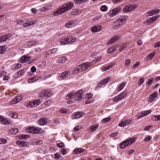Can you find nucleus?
<instances>
[{"mask_svg": "<svg viewBox=\"0 0 160 160\" xmlns=\"http://www.w3.org/2000/svg\"><path fill=\"white\" fill-rule=\"evenodd\" d=\"M74 4L72 2L66 3L61 8H58L56 11L53 13L54 16H57L67 12L70 10L73 6Z\"/></svg>", "mask_w": 160, "mask_h": 160, "instance_id": "1", "label": "nucleus"}, {"mask_svg": "<svg viewBox=\"0 0 160 160\" xmlns=\"http://www.w3.org/2000/svg\"><path fill=\"white\" fill-rule=\"evenodd\" d=\"M135 141V139L132 138L125 140L121 142L119 145V147L121 149L124 148L127 146L130 145Z\"/></svg>", "mask_w": 160, "mask_h": 160, "instance_id": "2", "label": "nucleus"}, {"mask_svg": "<svg viewBox=\"0 0 160 160\" xmlns=\"http://www.w3.org/2000/svg\"><path fill=\"white\" fill-rule=\"evenodd\" d=\"M126 18L125 17L121 16L117 19L114 22V25L116 28H119V25L124 24L126 22Z\"/></svg>", "mask_w": 160, "mask_h": 160, "instance_id": "3", "label": "nucleus"}, {"mask_svg": "<svg viewBox=\"0 0 160 160\" xmlns=\"http://www.w3.org/2000/svg\"><path fill=\"white\" fill-rule=\"evenodd\" d=\"M127 92L124 91L115 97L113 99V101L114 102H117L119 100L121 101L124 99L127 96Z\"/></svg>", "mask_w": 160, "mask_h": 160, "instance_id": "4", "label": "nucleus"}, {"mask_svg": "<svg viewBox=\"0 0 160 160\" xmlns=\"http://www.w3.org/2000/svg\"><path fill=\"white\" fill-rule=\"evenodd\" d=\"M51 95V92L43 90L38 93V96L43 99H46L49 97Z\"/></svg>", "mask_w": 160, "mask_h": 160, "instance_id": "5", "label": "nucleus"}, {"mask_svg": "<svg viewBox=\"0 0 160 160\" xmlns=\"http://www.w3.org/2000/svg\"><path fill=\"white\" fill-rule=\"evenodd\" d=\"M121 10L122 8L120 7L116 8L109 11L108 12L109 16L110 17H112L118 14L119 12H121Z\"/></svg>", "mask_w": 160, "mask_h": 160, "instance_id": "6", "label": "nucleus"}, {"mask_svg": "<svg viewBox=\"0 0 160 160\" xmlns=\"http://www.w3.org/2000/svg\"><path fill=\"white\" fill-rule=\"evenodd\" d=\"M82 91L80 90L74 93V98L77 101H80L82 99V95L83 94Z\"/></svg>", "mask_w": 160, "mask_h": 160, "instance_id": "7", "label": "nucleus"}, {"mask_svg": "<svg viewBox=\"0 0 160 160\" xmlns=\"http://www.w3.org/2000/svg\"><path fill=\"white\" fill-rule=\"evenodd\" d=\"M152 111L151 110H146L143 111L140 113H139L137 116V119H138L147 115L150 114Z\"/></svg>", "mask_w": 160, "mask_h": 160, "instance_id": "8", "label": "nucleus"}, {"mask_svg": "<svg viewBox=\"0 0 160 160\" xmlns=\"http://www.w3.org/2000/svg\"><path fill=\"white\" fill-rule=\"evenodd\" d=\"M132 120L130 119H127L125 121H122L119 124V127H124L132 123Z\"/></svg>", "mask_w": 160, "mask_h": 160, "instance_id": "9", "label": "nucleus"}, {"mask_svg": "<svg viewBox=\"0 0 160 160\" xmlns=\"http://www.w3.org/2000/svg\"><path fill=\"white\" fill-rule=\"evenodd\" d=\"M159 17V16L156 15L146 20L144 22V24H147V25H149L155 21Z\"/></svg>", "mask_w": 160, "mask_h": 160, "instance_id": "10", "label": "nucleus"}, {"mask_svg": "<svg viewBox=\"0 0 160 160\" xmlns=\"http://www.w3.org/2000/svg\"><path fill=\"white\" fill-rule=\"evenodd\" d=\"M91 63L89 62H86L78 66L81 70L84 71L88 68L90 65Z\"/></svg>", "mask_w": 160, "mask_h": 160, "instance_id": "11", "label": "nucleus"}, {"mask_svg": "<svg viewBox=\"0 0 160 160\" xmlns=\"http://www.w3.org/2000/svg\"><path fill=\"white\" fill-rule=\"evenodd\" d=\"M110 77H107L102 81L100 82L98 84V87H103L105 86V84L107 83L110 80Z\"/></svg>", "mask_w": 160, "mask_h": 160, "instance_id": "12", "label": "nucleus"}, {"mask_svg": "<svg viewBox=\"0 0 160 160\" xmlns=\"http://www.w3.org/2000/svg\"><path fill=\"white\" fill-rule=\"evenodd\" d=\"M158 95V92H155L150 94L148 98V102H153Z\"/></svg>", "mask_w": 160, "mask_h": 160, "instance_id": "13", "label": "nucleus"}, {"mask_svg": "<svg viewBox=\"0 0 160 160\" xmlns=\"http://www.w3.org/2000/svg\"><path fill=\"white\" fill-rule=\"evenodd\" d=\"M102 29V27L101 26H94L91 28V31L95 33L101 31Z\"/></svg>", "mask_w": 160, "mask_h": 160, "instance_id": "14", "label": "nucleus"}, {"mask_svg": "<svg viewBox=\"0 0 160 160\" xmlns=\"http://www.w3.org/2000/svg\"><path fill=\"white\" fill-rule=\"evenodd\" d=\"M28 130H29L30 131L28 132H30L31 133H37L39 132L41 130V129L39 128H28Z\"/></svg>", "mask_w": 160, "mask_h": 160, "instance_id": "15", "label": "nucleus"}, {"mask_svg": "<svg viewBox=\"0 0 160 160\" xmlns=\"http://www.w3.org/2000/svg\"><path fill=\"white\" fill-rule=\"evenodd\" d=\"M48 122V120L46 118L43 117L40 118L38 121V123L39 125L42 126L46 124Z\"/></svg>", "mask_w": 160, "mask_h": 160, "instance_id": "16", "label": "nucleus"}, {"mask_svg": "<svg viewBox=\"0 0 160 160\" xmlns=\"http://www.w3.org/2000/svg\"><path fill=\"white\" fill-rule=\"evenodd\" d=\"M160 12L159 9H155L153 10H151L147 12V15L148 16H152L154 15H156L159 13Z\"/></svg>", "mask_w": 160, "mask_h": 160, "instance_id": "17", "label": "nucleus"}, {"mask_svg": "<svg viewBox=\"0 0 160 160\" xmlns=\"http://www.w3.org/2000/svg\"><path fill=\"white\" fill-rule=\"evenodd\" d=\"M40 100L38 99L37 101L32 102L30 103H29L28 105L30 107H34L39 105L40 103Z\"/></svg>", "mask_w": 160, "mask_h": 160, "instance_id": "18", "label": "nucleus"}, {"mask_svg": "<svg viewBox=\"0 0 160 160\" xmlns=\"http://www.w3.org/2000/svg\"><path fill=\"white\" fill-rule=\"evenodd\" d=\"M77 24L75 21H72L66 23L65 26L66 27L71 28L75 26Z\"/></svg>", "mask_w": 160, "mask_h": 160, "instance_id": "19", "label": "nucleus"}, {"mask_svg": "<svg viewBox=\"0 0 160 160\" xmlns=\"http://www.w3.org/2000/svg\"><path fill=\"white\" fill-rule=\"evenodd\" d=\"M83 115V113L80 112H78L75 114L72 115V118L73 119L78 118Z\"/></svg>", "mask_w": 160, "mask_h": 160, "instance_id": "20", "label": "nucleus"}, {"mask_svg": "<svg viewBox=\"0 0 160 160\" xmlns=\"http://www.w3.org/2000/svg\"><path fill=\"white\" fill-rule=\"evenodd\" d=\"M119 37L118 36H115L111 38L107 42L108 44H111L117 42Z\"/></svg>", "mask_w": 160, "mask_h": 160, "instance_id": "21", "label": "nucleus"}, {"mask_svg": "<svg viewBox=\"0 0 160 160\" xmlns=\"http://www.w3.org/2000/svg\"><path fill=\"white\" fill-rule=\"evenodd\" d=\"M0 122L3 124H8L10 123V122L7 118H4L3 117H0Z\"/></svg>", "mask_w": 160, "mask_h": 160, "instance_id": "22", "label": "nucleus"}, {"mask_svg": "<svg viewBox=\"0 0 160 160\" xmlns=\"http://www.w3.org/2000/svg\"><path fill=\"white\" fill-rule=\"evenodd\" d=\"M6 72L4 71H2L0 73V78L3 77V79L4 81L8 80L9 78V77L8 76H6Z\"/></svg>", "mask_w": 160, "mask_h": 160, "instance_id": "23", "label": "nucleus"}, {"mask_svg": "<svg viewBox=\"0 0 160 160\" xmlns=\"http://www.w3.org/2000/svg\"><path fill=\"white\" fill-rule=\"evenodd\" d=\"M68 74L69 72L68 71L64 72L61 74L59 79L60 80H62L65 79L68 77Z\"/></svg>", "mask_w": 160, "mask_h": 160, "instance_id": "24", "label": "nucleus"}, {"mask_svg": "<svg viewBox=\"0 0 160 160\" xmlns=\"http://www.w3.org/2000/svg\"><path fill=\"white\" fill-rule=\"evenodd\" d=\"M9 34L1 36L0 37V42L5 41L9 38Z\"/></svg>", "mask_w": 160, "mask_h": 160, "instance_id": "25", "label": "nucleus"}, {"mask_svg": "<svg viewBox=\"0 0 160 160\" xmlns=\"http://www.w3.org/2000/svg\"><path fill=\"white\" fill-rule=\"evenodd\" d=\"M85 151L84 149L82 148H78L73 150V152L76 154H78Z\"/></svg>", "mask_w": 160, "mask_h": 160, "instance_id": "26", "label": "nucleus"}, {"mask_svg": "<svg viewBox=\"0 0 160 160\" xmlns=\"http://www.w3.org/2000/svg\"><path fill=\"white\" fill-rule=\"evenodd\" d=\"M68 43L72 44L76 41V38L73 37H71L69 38H67Z\"/></svg>", "mask_w": 160, "mask_h": 160, "instance_id": "27", "label": "nucleus"}, {"mask_svg": "<svg viewBox=\"0 0 160 160\" xmlns=\"http://www.w3.org/2000/svg\"><path fill=\"white\" fill-rule=\"evenodd\" d=\"M126 84V83L125 82H123L120 83L117 89L118 91L120 92L121 90H122L125 87Z\"/></svg>", "mask_w": 160, "mask_h": 160, "instance_id": "28", "label": "nucleus"}, {"mask_svg": "<svg viewBox=\"0 0 160 160\" xmlns=\"http://www.w3.org/2000/svg\"><path fill=\"white\" fill-rule=\"evenodd\" d=\"M98 126L99 125L98 124H95L91 126L90 128V130L91 131L90 132H93L95 131L98 129Z\"/></svg>", "mask_w": 160, "mask_h": 160, "instance_id": "29", "label": "nucleus"}, {"mask_svg": "<svg viewBox=\"0 0 160 160\" xmlns=\"http://www.w3.org/2000/svg\"><path fill=\"white\" fill-rule=\"evenodd\" d=\"M114 65V64L112 63H110L109 65L106 66V67L102 68V71L103 72H104L106 70H108L111 68Z\"/></svg>", "mask_w": 160, "mask_h": 160, "instance_id": "30", "label": "nucleus"}, {"mask_svg": "<svg viewBox=\"0 0 160 160\" xmlns=\"http://www.w3.org/2000/svg\"><path fill=\"white\" fill-rule=\"evenodd\" d=\"M17 144L20 147H25L28 145V143L23 141H18L16 142Z\"/></svg>", "mask_w": 160, "mask_h": 160, "instance_id": "31", "label": "nucleus"}, {"mask_svg": "<svg viewBox=\"0 0 160 160\" xmlns=\"http://www.w3.org/2000/svg\"><path fill=\"white\" fill-rule=\"evenodd\" d=\"M117 48L116 46H113L108 49V53H113L115 51Z\"/></svg>", "mask_w": 160, "mask_h": 160, "instance_id": "32", "label": "nucleus"}, {"mask_svg": "<svg viewBox=\"0 0 160 160\" xmlns=\"http://www.w3.org/2000/svg\"><path fill=\"white\" fill-rule=\"evenodd\" d=\"M58 51V49L57 48H53L49 51V52H50L51 55L57 53Z\"/></svg>", "mask_w": 160, "mask_h": 160, "instance_id": "33", "label": "nucleus"}, {"mask_svg": "<svg viewBox=\"0 0 160 160\" xmlns=\"http://www.w3.org/2000/svg\"><path fill=\"white\" fill-rule=\"evenodd\" d=\"M67 60V59L66 57H62L58 59V62L59 63H63L65 62Z\"/></svg>", "mask_w": 160, "mask_h": 160, "instance_id": "34", "label": "nucleus"}, {"mask_svg": "<svg viewBox=\"0 0 160 160\" xmlns=\"http://www.w3.org/2000/svg\"><path fill=\"white\" fill-rule=\"evenodd\" d=\"M60 44L62 45H64L68 44L67 38H64L61 39H60Z\"/></svg>", "mask_w": 160, "mask_h": 160, "instance_id": "35", "label": "nucleus"}, {"mask_svg": "<svg viewBox=\"0 0 160 160\" xmlns=\"http://www.w3.org/2000/svg\"><path fill=\"white\" fill-rule=\"evenodd\" d=\"M111 119V118L110 117H107L102 119L101 121V122L102 124L106 123L107 122H109L110 120Z\"/></svg>", "mask_w": 160, "mask_h": 160, "instance_id": "36", "label": "nucleus"}, {"mask_svg": "<svg viewBox=\"0 0 160 160\" xmlns=\"http://www.w3.org/2000/svg\"><path fill=\"white\" fill-rule=\"evenodd\" d=\"M35 22L33 21L30 22H29L25 23L23 24V26L25 27H28L34 24Z\"/></svg>", "mask_w": 160, "mask_h": 160, "instance_id": "37", "label": "nucleus"}, {"mask_svg": "<svg viewBox=\"0 0 160 160\" xmlns=\"http://www.w3.org/2000/svg\"><path fill=\"white\" fill-rule=\"evenodd\" d=\"M22 99V97H21V96H18L16 97L14 100L13 101L14 103H13L14 104L15 103L14 102V101H15L16 103H17L18 102H19L20 101H21V100Z\"/></svg>", "mask_w": 160, "mask_h": 160, "instance_id": "38", "label": "nucleus"}, {"mask_svg": "<svg viewBox=\"0 0 160 160\" xmlns=\"http://www.w3.org/2000/svg\"><path fill=\"white\" fill-rule=\"evenodd\" d=\"M9 115L12 118H16L18 117V114L15 112L11 113Z\"/></svg>", "mask_w": 160, "mask_h": 160, "instance_id": "39", "label": "nucleus"}, {"mask_svg": "<svg viewBox=\"0 0 160 160\" xmlns=\"http://www.w3.org/2000/svg\"><path fill=\"white\" fill-rule=\"evenodd\" d=\"M88 0H74V2L76 4H80L88 1Z\"/></svg>", "mask_w": 160, "mask_h": 160, "instance_id": "40", "label": "nucleus"}, {"mask_svg": "<svg viewBox=\"0 0 160 160\" xmlns=\"http://www.w3.org/2000/svg\"><path fill=\"white\" fill-rule=\"evenodd\" d=\"M51 7L50 6H47L44 7L42 8L41 10L42 11H46L51 9Z\"/></svg>", "mask_w": 160, "mask_h": 160, "instance_id": "41", "label": "nucleus"}, {"mask_svg": "<svg viewBox=\"0 0 160 160\" xmlns=\"http://www.w3.org/2000/svg\"><path fill=\"white\" fill-rule=\"evenodd\" d=\"M129 12L132 11L133 9L136 8V6L135 4H132L131 5H128Z\"/></svg>", "mask_w": 160, "mask_h": 160, "instance_id": "42", "label": "nucleus"}, {"mask_svg": "<svg viewBox=\"0 0 160 160\" xmlns=\"http://www.w3.org/2000/svg\"><path fill=\"white\" fill-rule=\"evenodd\" d=\"M153 121H158L160 120V115H155L152 118Z\"/></svg>", "mask_w": 160, "mask_h": 160, "instance_id": "43", "label": "nucleus"}, {"mask_svg": "<svg viewBox=\"0 0 160 160\" xmlns=\"http://www.w3.org/2000/svg\"><path fill=\"white\" fill-rule=\"evenodd\" d=\"M74 98V93L71 92L68 94L67 97V99H69Z\"/></svg>", "mask_w": 160, "mask_h": 160, "instance_id": "44", "label": "nucleus"}, {"mask_svg": "<svg viewBox=\"0 0 160 160\" xmlns=\"http://www.w3.org/2000/svg\"><path fill=\"white\" fill-rule=\"evenodd\" d=\"M29 137V135L26 134H22L20 136V138L21 139H25Z\"/></svg>", "mask_w": 160, "mask_h": 160, "instance_id": "45", "label": "nucleus"}, {"mask_svg": "<svg viewBox=\"0 0 160 160\" xmlns=\"http://www.w3.org/2000/svg\"><path fill=\"white\" fill-rule=\"evenodd\" d=\"M80 70H81L79 67L75 68L73 70L72 73L73 74H77Z\"/></svg>", "mask_w": 160, "mask_h": 160, "instance_id": "46", "label": "nucleus"}, {"mask_svg": "<svg viewBox=\"0 0 160 160\" xmlns=\"http://www.w3.org/2000/svg\"><path fill=\"white\" fill-rule=\"evenodd\" d=\"M28 60V58L26 57H23L21 58V62L23 63Z\"/></svg>", "mask_w": 160, "mask_h": 160, "instance_id": "47", "label": "nucleus"}, {"mask_svg": "<svg viewBox=\"0 0 160 160\" xmlns=\"http://www.w3.org/2000/svg\"><path fill=\"white\" fill-rule=\"evenodd\" d=\"M57 145L58 147L60 148H62L65 147V145L64 144V143L62 142L57 143Z\"/></svg>", "mask_w": 160, "mask_h": 160, "instance_id": "48", "label": "nucleus"}, {"mask_svg": "<svg viewBox=\"0 0 160 160\" xmlns=\"http://www.w3.org/2000/svg\"><path fill=\"white\" fill-rule=\"evenodd\" d=\"M5 47L4 46H0V54L3 53L5 51Z\"/></svg>", "mask_w": 160, "mask_h": 160, "instance_id": "49", "label": "nucleus"}, {"mask_svg": "<svg viewBox=\"0 0 160 160\" xmlns=\"http://www.w3.org/2000/svg\"><path fill=\"white\" fill-rule=\"evenodd\" d=\"M7 142V140L4 138H1L0 139V144H4Z\"/></svg>", "mask_w": 160, "mask_h": 160, "instance_id": "50", "label": "nucleus"}, {"mask_svg": "<svg viewBox=\"0 0 160 160\" xmlns=\"http://www.w3.org/2000/svg\"><path fill=\"white\" fill-rule=\"evenodd\" d=\"M153 82V78H152L149 79L147 82V86H150Z\"/></svg>", "mask_w": 160, "mask_h": 160, "instance_id": "51", "label": "nucleus"}, {"mask_svg": "<svg viewBox=\"0 0 160 160\" xmlns=\"http://www.w3.org/2000/svg\"><path fill=\"white\" fill-rule=\"evenodd\" d=\"M101 10L102 12H105L107 10V7L106 5H103L101 7Z\"/></svg>", "mask_w": 160, "mask_h": 160, "instance_id": "52", "label": "nucleus"}, {"mask_svg": "<svg viewBox=\"0 0 160 160\" xmlns=\"http://www.w3.org/2000/svg\"><path fill=\"white\" fill-rule=\"evenodd\" d=\"M11 132L13 134H16L18 132V130L17 128H14L11 129Z\"/></svg>", "mask_w": 160, "mask_h": 160, "instance_id": "53", "label": "nucleus"}, {"mask_svg": "<svg viewBox=\"0 0 160 160\" xmlns=\"http://www.w3.org/2000/svg\"><path fill=\"white\" fill-rule=\"evenodd\" d=\"M37 79H36V78H29L28 80V81L29 83H32L34 82L35 81H36Z\"/></svg>", "mask_w": 160, "mask_h": 160, "instance_id": "54", "label": "nucleus"}, {"mask_svg": "<svg viewBox=\"0 0 160 160\" xmlns=\"http://www.w3.org/2000/svg\"><path fill=\"white\" fill-rule=\"evenodd\" d=\"M81 128L82 126H78L76 127L73 128V130L75 132H77L81 129Z\"/></svg>", "mask_w": 160, "mask_h": 160, "instance_id": "55", "label": "nucleus"}, {"mask_svg": "<svg viewBox=\"0 0 160 160\" xmlns=\"http://www.w3.org/2000/svg\"><path fill=\"white\" fill-rule=\"evenodd\" d=\"M123 11L124 12H129V7L128 5L125 6L123 10Z\"/></svg>", "mask_w": 160, "mask_h": 160, "instance_id": "56", "label": "nucleus"}, {"mask_svg": "<svg viewBox=\"0 0 160 160\" xmlns=\"http://www.w3.org/2000/svg\"><path fill=\"white\" fill-rule=\"evenodd\" d=\"M24 70H21L17 72V74L18 75L21 76L24 74Z\"/></svg>", "mask_w": 160, "mask_h": 160, "instance_id": "57", "label": "nucleus"}, {"mask_svg": "<svg viewBox=\"0 0 160 160\" xmlns=\"http://www.w3.org/2000/svg\"><path fill=\"white\" fill-rule=\"evenodd\" d=\"M102 59V57L101 56H99L95 60H94L92 61L93 62H95V63L97 62H98L101 61Z\"/></svg>", "mask_w": 160, "mask_h": 160, "instance_id": "58", "label": "nucleus"}, {"mask_svg": "<svg viewBox=\"0 0 160 160\" xmlns=\"http://www.w3.org/2000/svg\"><path fill=\"white\" fill-rule=\"evenodd\" d=\"M60 155L58 153H56L54 154V158L56 159H59L60 157Z\"/></svg>", "mask_w": 160, "mask_h": 160, "instance_id": "59", "label": "nucleus"}, {"mask_svg": "<svg viewBox=\"0 0 160 160\" xmlns=\"http://www.w3.org/2000/svg\"><path fill=\"white\" fill-rule=\"evenodd\" d=\"M60 112L62 113L66 114L68 112V111L65 108H63L60 110Z\"/></svg>", "mask_w": 160, "mask_h": 160, "instance_id": "60", "label": "nucleus"}, {"mask_svg": "<svg viewBox=\"0 0 160 160\" xmlns=\"http://www.w3.org/2000/svg\"><path fill=\"white\" fill-rule=\"evenodd\" d=\"M61 152L63 155H65L67 153L66 150L64 148L62 149L61 150Z\"/></svg>", "mask_w": 160, "mask_h": 160, "instance_id": "61", "label": "nucleus"}, {"mask_svg": "<svg viewBox=\"0 0 160 160\" xmlns=\"http://www.w3.org/2000/svg\"><path fill=\"white\" fill-rule=\"evenodd\" d=\"M36 42H29L28 43V45L30 47H32L35 44Z\"/></svg>", "mask_w": 160, "mask_h": 160, "instance_id": "62", "label": "nucleus"}, {"mask_svg": "<svg viewBox=\"0 0 160 160\" xmlns=\"http://www.w3.org/2000/svg\"><path fill=\"white\" fill-rule=\"evenodd\" d=\"M140 62H138L135 63L132 66V68H135L136 67H138L140 65Z\"/></svg>", "mask_w": 160, "mask_h": 160, "instance_id": "63", "label": "nucleus"}, {"mask_svg": "<svg viewBox=\"0 0 160 160\" xmlns=\"http://www.w3.org/2000/svg\"><path fill=\"white\" fill-rule=\"evenodd\" d=\"M144 81V78H140L138 81V84L140 85H141Z\"/></svg>", "mask_w": 160, "mask_h": 160, "instance_id": "64", "label": "nucleus"}]
</instances>
